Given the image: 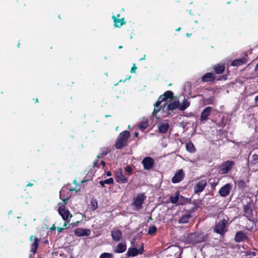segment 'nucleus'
I'll list each match as a JSON object with an SVG mask.
<instances>
[{
  "label": "nucleus",
  "instance_id": "obj_1",
  "mask_svg": "<svg viewBox=\"0 0 258 258\" xmlns=\"http://www.w3.org/2000/svg\"><path fill=\"white\" fill-rule=\"evenodd\" d=\"M130 136V133L128 131H124L121 132L116 139L114 144L115 148L119 150L127 146Z\"/></svg>",
  "mask_w": 258,
  "mask_h": 258
},
{
  "label": "nucleus",
  "instance_id": "obj_2",
  "mask_svg": "<svg viewBox=\"0 0 258 258\" xmlns=\"http://www.w3.org/2000/svg\"><path fill=\"white\" fill-rule=\"evenodd\" d=\"M228 220L223 219L220 220L216 222L213 230L214 231L219 234L220 236H223L225 233L228 231Z\"/></svg>",
  "mask_w": 258,
  "mask_h": 258
},
{
  "label": "nucleus",
  "instance_id": "obj_3",
  "mask_svg": "<svg viewBox=\"0 0 258 258\" xmlns=\"http://www.w3.org/2000/svg\"><path fill=\"white\" fill-rule=\"evenodd\" d=\"M207 239V235L202 232H195L189 234L187 238V241L189 243L196 244L202 242H205Z\"/></svg>",
  "mask_w": 258,
  "mask_h": 258
},
{
  "label": "nucleus",
  "instance_id": "obj_4",
  "mask_svg": "<svg viewBox=\"0 0 258 258\" xmlns=\"http://www.w3.org/2000/svg\"><path fill=\"white\" fill-rule=\"evenodd\" d=\"M235 163L233 161H226L222 162L219 166V173L225 174L232 170Z\"/></svg>",
  "mask_w": 258,
  "mask_h": 258
},
{
  "label": "nucleus",
  "instance_id": "obj_5",
  "mask_svg": "<svg viewBox=\"0 0 258 258\" xmlns=\"http://www.w3.org/2000/svg\"><path fill=\"white\" fill-rule=\"evenodd\" d=\"M146 198L144 193L139 194L136 197L133 199V206L137 210L142 208V204Z\"/></svg>",
  "mask_w": 258,
  "mask_h": 258
},
{
  "label": "nucleus",
  "instance_id": "obj_6",
  "mask_svg": "<svg viewBox=\"0 0 258 258\" xmlns=\"http://www.w3.org/2000/svg\"><path fill=\"white\" fill-rule=\"evenodd\" d=\"M58 212L63 220L68 223L70 222V218L72 217V215L68 209H66L64 205L59 207Z\"/></svg>",
  "mask_w": 258,
  "mask_h": 258
},
{
  "label": "nucleus",
  "instance_id": "obj_7",
  "mask_svg": "<svg viewBox=\"0 0 258 258\" xmlns=\"http://www.w3.org/2000/svg\"><path fill=\"white\" fill-rule=\"evenodd\" d=\"M207 185L206 179H202L199 181L194 186V190L195 194H199L202 192Z\"/></svg>",
  "mask_w": 258,
  "mask_h": 258
},
{
  "label": "nucleus",
  "instance_id": "obj_8",
  "mask_svg": "<svg viewBox=\"0 0 258 258\" xmlns=\"http://www.w3.org/2000/svg\"><path fill=\"white\" fill-rule=\"evenodd\" d=\"M232 188V185L230 183H227L223 186L219 190V194L222 197H227L230 192Z\"/></svg>",
  "mask_w": 258,
  "mask_h": 258
},
{
  "label": "nucleus",
  "instance_id": "obj_9",
  "mask_svg": "<svg viewBox=\"0 0 258 258\" xmlns=\"http://www.w3.org/2000/svg\"><path fill=\"white\" fill-rule=\"evenodd\" d=\"M144 251V246L142 245V246L138 249L136 247L129 248L126 255L130 256H136L139 254H142Z\"/></svg>",
  "mask_w": 258,
  "mask_h": 258
},
{
  "label": "nucleus",
  "instance_id": "obj_10",
  "mask_svg": "<svg viewBox=\"0 0 258 258\" xmlns=\"http://www.w3.org/2000/svg\"><path fill=\"white\" fill-rule=\"evenodd\" d=\"M213 108L212 107L208 106L206 107L201 112L200 116V120L202 122H205L208 119L209 116L210 115Z\"/></svg>",
  "mask_w": 258,
  "mask_h": 258
},
{
  "label": "nucleus",
  "instance_id": "obj_11",
  "mask_svg": "<svg viewBox=\"0 0 258 258\" xmlns=\"http://www.w3.org/2000/svg\"><path fill=\"white\" fill-rule=\"evenodd\" d=\"M154 160L150 157H146L142 160V163L145 169L150 170L154 165Z\"/></svg>",
  "mask_w": 258,
  "mask_h": 258
},
{
  "label": "nucleus",
  "instance_id": "obj_12",
  "mask_svg": "<svg viewBox=\"0 0 258 258\" xmlns=\"http://www.w3.org/2000/svg\"><path fill=\"white\" fill-rule=\"evenodd\" d=\"M243 210L244 216L246 217L249 220H251L252 218V209L250 203H248L246 205H243Z\"/></svg>",
  "mask_w": 258,
  "mask_h": 258
},
{
  "label": "nucleus",
  "instance_id": "obj_13",
  "mask_svg": "<svg viewBox=\"0 0 258 258\" xmlns=\"http://www.w3.org/2000/svg\"><path fill=\"white\" fill-rule=\"evenodd\" d=\"M80 189H77L76 188H69L68 189L67 188H62L61 189V190L59 191V197L60 199L64 201V202H66L69 199V196H66L65 193L66 192H68L69 191H75L76 192L80 191Z\"/></svg>",
  "mask_w": 258,
  "mask_h": 258
},
{
  "label": "nucleus",
  "instance_id": "obj_14",
  "mask_svg": "<svg viewBox=\"0 0 258 258\" xmlns=\"http://www.w3.org/2000/svg\"><path fill=\"white\" fill-rule=\"evenodd\" d=\"M184 173L182 169H179L171 179V181L173 183H176L180 182L184 177Z\"/></svg>",
  "mask_w": 258,
  "mask_h": 258
},
{
  "label": "nucleus",
  "instance_id": "obj_15",
  "mask_svg": "<svg viewBox=\"0 0 258 258\" xmlns=\"http://www.w3.org/2000/svg\"><path fill=\"white\" fill-rule=\"evenodd\" d=\"M74 234L78 237L83 236H88L91 234V231L89 229L78 228L74 230Z\"/></svg>",
  "mask_w": 258,
  "mask_h": 258
},
{
  "label": "nucleus",
  "instance_id": "obj_16",
  "mask_svg": "<svg viewBox=\"0 0 258 258\" xmlns=\"http://www.w3.org/2000/svg\"><path fill=\"white\" fill-rule=\"evenodd\" d=\"M179 101L174 100L169 103L167 107V110L168 115H172L173 111L176 109H178Z\"/></svg>",
  "mask_w": 258,
  "mask_h": 258
},
{
  "label": "nucleus",
  "instance_id": "obj_17",
  "mask_svg": "<svg viewBox=\"0 0 258 258\" xmlns=\"http://www.w3.org/2000/svg\"><path fill=\"white\" fill-rule=\"evenodd\" d=\"M115 179L117 182L119 183H126L128 182V178L125 177L121 171L116 173Z\"/></svg>",
  "mask_w": 258,
  "mask_h": 258
},
{
  "label": "nucleus",
  "instance_id": "obj_18",
  "mask_svg": "<svg viewBox=\"0 0 258 258\" xmlns=\"http://www.w3.org/2000/svg\"><path fill=\"white\" fill-rule=\"evenodd\" d=\"M216 79L214 73H207L201 78L202 82H213Z\"/></svg>",
  "mask_w": 258,
  "mask_h": 258
},
{
  "label": "nucleus",
  "instance_id": "obj_19",
  "mask_svg": "<svg viewBox=\"0 0 258 258\" xmlns=\"http://www.w3.org/2000/svg\"><path fill=\"white\" fill-rule=\"evenodd\" d=\"M111 237L112 239L115 241H119L122 238V232L120 230L113 229L111 231Z\"/></svg>",
  "mask_w": 258,
  "mask_h": 258
},
{
  "label": "nucleus",
  "instance_id": "obj_20",
  "mask_svg": "<svg viewBox=\"0 0 258 258\" xmlns=\"http://www.w3.org/2000/svg\"><path fill=\"white\" fill-rule=\"evenodd\" d=\"M33 240L34 241L31 246V251L33 253H35L38 248V243L40 240L38 238L34 237L33 235H31L30 237V240L32 241Z\"/></svg>",
  "mask_w": 258,
  "mask_h": 258
},
{
  "label": "nucleus",
  "instance_id": "obj_21",
  "mask_svg": "<svg viewBox=\"0 0 258 258\" xmlns=\"http://www.w3.org/2000/svg\"><path fill=\"white\" fill-rule=\"evenodd\" d=\"M112 19L113 20L114 25L115 27L120 28L122 25L126 24V22L124 18L119 19L116 17L115 16H113Z\"/></svg>",
  "mask_w": 258,
  "mask_h": 258
},
{
  "label": "nucleus",
  "instance_id": "obj_22",
  "mask_svg": "<svg viewBox=\"0 0 258 258\" xmlns=\"http://www.w3.org/2000/svg\"><path fill=\"white\" fill-rule=\"evenodd\" d=\"M159 97L161 101H166L169 99H173L174 98V94L171 91H167L163 94L160 95Z\"/></svg>",
  "mask_w": 258,
  "mask_h": 258
},
{
  "label": "nucleus",
  "instance_id": "obj_23",
  "mask_svg": "<svg viewBox=\"0 0 258 258\" xmlns=\"http://www.w3.org/2000/svg\"><path fill=\"white\" fill-rule=\"evenodd\" d=\"M247 62V59L242 57L233 60L231 62V66L235 67H239L245 64Z\"/></svg>",
  "mask_w": 258,
  "mask_h": 258
},
{
  "label": "nucleus",
  "instance_id": "obj_24",
  "mask_svg": "<svg viewBox=\"0 0 258 258\" xmlns=\"http://www.w3.org/2000/svg\"><path fill=\"white\" fill-rule=\"evenodd\" d=\"M247 239V236L245 235V234L242 232V231H239L236 233V234L235 235L234 239L235 241L237 242L244 241L246 239Z\"/></svg>",
  "mask_w": 258,
  "mask_h": 258
},
{
  "label": "nucleus",
  "instance_id": "obj_25",
  "mask_svg": "<svg viewBox=\"0 0 258 258\" xmlns=\"http://www.w3.org/2000/svg\"><path fill=\"white\" fill-rule=\"evenodd\" d=\"M126 250V245L125 243L120 242L115 247L114 251L115 253H122Z\"/></svg>",
  "mask_w": 258,
  "mask_h": 258
},
{
  "label": "nucleus",
  "instance_id": "obj_26",
  "mask_svg": "<svg viewBox=\"0 0 258 258\" xmlns=\"http://www.w3.org/2000/svg\"><path fill=\"white\" fill-rule=\"evenodd\" d=\"M169 127V125L168 122L162 123L158 124L159 132L161 133L165 134Z\"/></svg>",
  "mask_w": 258,
  "mask_h": 258
},
{
  "label": "nucleus",
  "instance_id": "obj_27",
  "mask_svg": "<svg viewBox=\"0 0 258 258\" xmlns=\"http://www.w3.org/2000/svg\"><path fill=\"white\" fill-rule=\"evenodd\" d=\"M214 70L216 74H222L225 70V67L223 64H217L214 66Z\"/></svg>",
  "mask_w": 258,
  "mask_h": 258
},
{
  "label": "nucleus",
  "instance_id": "obj_28",
  "mask_svg": "<svg viewBox=\"0 0 258 258\" xmlns=\"http://www.w3.org/2000/svg\"><path fill=\"white\" fill-rule=\"evenodd\" d=\"M189 213L182 216L178 220V223L180 224H185L188 222L191 218V214Z\"/></svg>",
  "mask_w": 258,
  "mask_h": 258
},
{
  "label": "nucleus",
  "instance_id": "obj_29",
  "mask_svg": "<svg viewBox=\"0 0 258 258\" xmlns=\"http://www.w3.org/2000/svg\"><path fill=\"white\" fill-rule=\"evenodd\" d=\"M190 105V102L186 99H184L183 101L181 104H179L178 106V109L181 111H184Z\"/></svg>",
  "mask_w": 258,
  "mask_h": 258
},
{
  "label": "nucleus",
  "instance_id": "obj_30",
  "mask_svg": "<svg viewBox=\"0 0 258 258\" xmlns=\"http://www.w3.org/2000/svg\"><path fill=\"white\" fill-rule=\"evenodd\" d=\"M148 125L149 124L147 119H144L140 122L138 124V127L141 131H143L147 127Z\"/></svg>",
  "mask_w": 258,
  "mask_h": 258
},
{
  "label": "nucleus",
  "instance_id": "obj_31",
  "mask_svg": "<svg viewBox=\"0 0 258 258\" xmlns=\"http://www.w3.org/2000/svg\"><path fill=\"white\" fill-rule=\"evenodd\" d=\"M90 206L92 211H94L96 210L98 207L97 200L94 198L91 199L90 201Z\"/></svg>",
  "mask_w": 258,
  "mask_h": 258
},
{
  "label": "nucleus",
  "instance_id": "obj_32",
  "mask_svg": "<svg viewBox=\"0 0 258 258\" xmlns=\"http://www.w3.org/2000/svg\"><path fill=\"white\" fill-rule=\"evenodd\" d=\"M186 150L190 153H194L196 151L195 146L191 142L186 143Z\"/></svg>",
  "mask_w": 258,
  "mask_h": 258
},
{
  "label": "nucleus",
  "instance_id": "obj_33",
  "mask_svg": "<svg viewBox=\"0 0 258 258\" xmlns=\"http://www.w3.org/2000/svg\"><path fill=\"white\" fill-rule=\"evenodd\" d=\"M200 203V201H198L197 200H194L192 202V204L194 205V207L191 209L189 210L188 211L190 213L194 212L198 210V208H200L199 203Z\"/></svg>",
  "mask_w": 258,
  "mask_h": 258
},
{
  "label": "nucleus",
  "instance_id": "obj_34",
  "mask_svg": "<svg viewBox=\"0 0 258 258\" xmlns=\"http://www.w3.org/2000/svg\"><path fill=\"white\" fill-rule=\"evenodd\" d=\"M250 164L252 165H256L258 167V155L253 154L252 157V159L250 162Z\"/></svg>",
  "mask_w": 258,
  "mask_h": 258
},
{
  "label": "nucleus",
  "instance_id": "obj_35",
  "mask_svg": "<svg viewBox=\"0 0 258 258\" xmlns=\"http://www.w3.org/2000/svg\"><path fill=\"white\" fill-rule=\"evenodd\" d=\"M157 231V228L155 225L149 227L148 234L150 235H154L156 234Z\"/></svg>",
  "mask_w": 258,
  "mask_h": 258
},
{
  "label": "nucleus",
  "instance_id": "obj_36",
  "mask_svg": "<svg viewBox=\"0 0 258 258\" xmlns=\"http://www.w3.org/2000/svg\"><path fill=\"white\" fill-rule=\"evenodd\" d=\"M210 184L211 185V188L213 189H215L216 186L218 183L219 179L217 178L210 179L209 180Z\"/></svg>",
  "mask_w": 258,
  "mask_h": 258
},
{
  "label": "nucleus",
  "instance_id": "obj_37",
  "mask_svg": "<svg viewBox=\"0 0 258 258\" xmlns=\"http://www.w3.org/2000/svg\"><path fill=\"white\" fill-rule=\"evenodd\" d=\"M237 186L239 188L243 189L246 186V182L244 180H239L237 182Z\"/></svg>",
  "mask_w": 258,
  "mask_h": 258
},
{
  "label": "nucleus",
  "instance_id": "obj_38",
  "mask_svg": "<svg viewBox=\"0 0 258 258\" xmlns=\"http://www.w3.org/2000/svg\"><path fill=\"white\" fill-rule=\"evenodd\" d=\"M112 254L107 252H104L100 255L99 258H112Z\"/></svg>",
  "mask_w": 258,
  "mask_h": 258
},
{
  "label": "nucleus",
  "instance_id": "obj_39",
  "mask_svg": "<svg viewBox=\"0 0 258 258\" xmlns=\"http://www.w3.org/2000/svg\"><path fill=\"white\" fill-rule=\"evenodd\" d=\"M179 200V195L176 193V195L170 197V201L172 204H176Z\"/></svg>",
  "mask_w": 258,
  "mask_h": 258
},
{
  "label": "nucleus",
  "instance_id": "obj_40",
  "mask_svg": "<svg viewBox=\"0 0 258 258\" xmlns=\"http://www.w3.org/2000/svg\"><path fill=\"white\" fill-rule=\"evenodd\" d=\"M163 102V101L161 100V99H160V97H158V100L157 102L154 104V106L155 108H159L161 102Z\"/></svg>",
  "mask_w": 258,
  "mask_h": 258
},
{
  "label": "nucleus",
  "instance_id": "obj_41",
  "mask_svg": "<svg viewBox=\"0 0 258 258\" xmlns=\"http://www.w3.org/2000/svg\"><path fill=\"white\" fill-rule=\"evenodd\" d=\"M113 179L112 177L109 178L105 180H104V182L107 184H111L113 183Z\"/></svg>",
  "mask_w": 258,
  "mask_h": 258
},
{
  "label": "nucleus",
  "instance_id": "obj_42",
  "mask_svg": "<svg viewBox=\"0 0 258 258\" xmlns=\"http://www.w3.org/2000/svg\"><path fill=\"white\" fill-rule=\"evenodd\" d=\"M124 170L126 172H128L130 174H131L133 171L132 167L128 165L124 168Z\"/></svg>",
  "mask_w": 258,
  "mask_h": 258
},
{
  "label": "nucleus",
  "instance_id": "obj_43",
  "mask_svg": "<svg viewBox=\"0 0 258 258\" xmlns=\"http://www.w3.org/2000/svg\"><path fill=\"white\" fill-rule=\"evenodd\" d=\"M108 151H104L102 152L100 154L97 156V158L98 159H101L104 157L105 155H106L108 153Z\"/></svg>",
  "mask_w": 258,
  "mask_h": 258
},
{
  "label": "nucleus",
  "instance_id": "obj_44",
  "mask_svg": "<svg viewBox=\"0 0 258 258\" xmlns=\"http://www.w3.org/2000/svg\"><path fill=\"white\" fill-rule=\"evenodd\" d=\"M161 107H162V106H160L159 108H155L152 112V115L153 116L156 115V114L160 111V110L161 109Z\"/></svg>",
  "mask_w": 258,
  "mask_h": 258
},
{
  "label": "nucleus",
  "instance_id": "obj_45",
  "mask_svg": "<svg viewBox=\"0 0 258 258\" xmlns=\"http://www.w3.org/2000/svg\"><path fill=\"white\" fill-rule=\"evenodd\" d=\"M100 159H97L96 160L94 161L93 162V167H96V168H99L100 167V165L98 163V161H99V160Z\"/></svg>",
  "mask_w": 258,
  "mask_h": 258
},
{
  "label": "nucleus",
  "instance_id": "obj_46",
  "mask_svg": "<svg viewBox=\"0 0 258 258\" xmlns=\"http://www.w3.org/2000/svg\"><path fill=\"white\" fill-rule=\"evenodd\" d=\"M137 69V67H136V65L135 63H134L131 70V73H135L136 72V70Z\"/></svg>",
  "mask_w": 258,
  "mask_h": 258
},
{
  "label": "nucleus",
  "instance_id": "obj_47",
  "mask_svg": "<svg viewBox=\"0 0 258 258\" xmlns=\"http://www.w3.org/2000/svg\"><path fill=\"white\" fill-rule=\"evenodd\" d=\"M227 79V76L226 75H223L221 77H220L219 78V80H226Z\"/></svg>",
  "mask_w": 258,
  "mask_h": 258
},
{
  "label": "nucleus",
  "instance_id": "obj_48",
  "mask_svg": "<svg viewBox=\"0 0 258 258\" xmlns=\"http://www.w3.org/2000/svg\"><path fill=\"white\" fill-rule=\"evenodd\" d=\"M213 99L212 98H210V99H208L207 100V104H213Z\"/></svg>",
  "mask_w": 258,
  "mask_h": 258
},
{
  "label": "nucleus",
  "instance_id": "obj_49",
  "mask_svg": "<svg viewBox=\"0 0 258 258\" xmlns=\"http://www.w3.org/2000/svg\"><path fill=\"white\" fill-rule=\"evenodd\" d=\"M63 230V228H62V227H57V230L59 233L62 232Z\"/></svg>",
  "mask_w": 258,
  "mask_h": 258
},
{
  "label": "nucleus",
  "instance_id": "obj_50",
  "mask_svg": "<svg viewBox=\"0 0 258 258\" xmlns=\"http://www.w3.org/2000/svg\"><path fill=\"white\" fill-rule=\"evenodd\" d=\"M100 164L103 166V167L104 168L106 165V163L104 161L102 160L100 162Z\"/></svg>",
  "mask_w": 258,
  "mask_h": 258
},
{
  "label": "nucleus",
  "instance_id": "obj_51",
  "mask_svg": "<svg viewBox=\"0 0 258 258\" xmlns=\"http://www.w3.org/2000/svg\"><path fill=\"white\" fill-rule=\"evenodd\" d=\"M99 183L102 186H104L105 184V183L104 182V180L100 181Z\"/></svg>",
  "mask_w": 258,
  "mask_h": 258
},
{
  "label": "nucleus",
  "instance_id": "obj_52",
  "mask_svg": "<svg viewBox=\"0 0 258 258\" xmlns=\"http://www.w3.org/2000/svg\"><path fill=\"white\" fill-rule=\"evenodd\" d=\"M249 255H253V256H255L256 255V253L255 252H253V251H250L249 253Z\"/></svg>",
  "mask_w": 258,
  "mask_h": 258
},
{
  "label": "nucleus",
  "instance_id": "obj_53",
  "mask_svg": "<svg viewBox=\"0 0 258 258\" xmlns=\"http://www.w3.org/2000/svg\"><path fill=\"white\" fill-rule=\"evenodd\" d=\"M134 136L136 138H138L139 136V133L138 132H135L134 133Z\"/></svg>",
  "mask_w": 258,
  "mask_h": 258
},
{
  "label": "nucleus",
  "instance_id": "obj_54",
  "mask_svg": "<svg viewBox=\"0 0 258 258\" xmlns=\"http://www.w3.org/2000/svg\"><path fill=\"white\" fill-rule=\"evenodd\" d=\"M106 175L108 176H111V173L110 171H108L106 173Z\"/></svg>",
  "mask_w": 258,
  "mask_h": 258
},
{
  "label": "nucleus",
  "instance_id": "obj_55",
  "mask_svg": "<svg viewBox=\"0 0 258 258\" xmlns=\"http://www.w3.org/2000/svg\"><path fill=\"white\" fill-rule=\"evenodd\" d=\"M62 228H63V229H64V228H66V229H67V223H64V224H63V227H62Z\"/></svg>",
  "mask_w": 258,
  "mask_h": 258
},
{
  "label": "nucleus",
  "instance_id": "obj_56",
  "mask_svg": "<svg viewBox=\"0 0 258 258\" xmlns=\"http://www.w3.org/2000/svg\"><path fill=\"white\" fill-rule=\"evenodd\" d=\"M55 229H56V227H55L54 225H53L51 228V229L52 230H55Z\"/></svg>",
  "mask_w": 258,
  "mask_h": 258
},
{
  "label": "nucleus",
  "instance_id": "obj_57",
  "mask_svg": "<svg viewBox=\"0 0 258 258\" xmlns=\"http://www.w3.org/2000/svg\"><path fill=\"white\" fill-rule=\"evenodd\" d=\"M254 100L256 102H258V95L255 97Z\"/></svg>",
  "mask_w": 258,
  "mask_h": 258
},
{
  "label": "nucleus",
  "instance_id": "obj_58",
  "mask_svg": "<svg viewBox=\"0 0 258 258\" xmlns=\"http://www.w3.org/2000/svg\"><path fill=\"white\" fill-rule=\"evenodd\" d=\"M145 56H146V55H144V56H143V57L139 59V60H140V61H141V60H143L145 59Z\"/></svg>",
  "mask_w": 258,
  "mask_h": 258
},
{
  "label": "nucleus",
  "instance_id": "obj_59",
  "mask_svg": "<svg viewBox=\"0 0 258 258\" xmlns=\"http://www.w3.org/2000/svg\"><path fill=\"white\" fill-rule=\"evenodd\" d=\"M255 71H258V63H257V64L256 65V66L255 67Z\"/></svg>",
  "mask_w": 258,
  "mask_h": 258
},
{
  "label": "nucleus",
  "instance_id": "obj_60",
  "mask_svg": "<svg viewBox=\"0 0 258 258\" xmlns=\"http://www.w3.org/2000/svg\"><path fill=\"white\" fill-rule=\"evenodd\" d=\"M33 184V183H29L27 185V186H32Z\"/></svg>",
  "mask_w": 258,
  "mask_h": 258
},
{
  "label": "nucleus",
  "instance_id": "obj_61",
  "mask_svg": "<svg viewBox=\"0 0 258 258\" xmlns=\"http://www.w3.org/2000/svg\"><path fill=\"white\" fill-rule=\"evenodd\" d=\"M191 35V33H190V34H189V33H187V34H186V36H187L188 37H190Z\"/></svg>",
  "mask_w": 258,
  "mask_h": 258
},
{
  "label": "nucleus",
  "instance_id": "obj_62",
  "mask_svg": "<svg viewBox=\"0 0 258 258\" xmlns=\"http://www.w3.org/2000/svg\"><path fill=\"white\" fill-rule=\"evenodd\" d=\"M87 181V180H82L81 182L82 183H84V182H86Z\"/></svg>",
  "mask_w": 258,
  "mask_h": 258
},
{
  "label": "nucleus",
  "instance_id": "obj_63",
  "mask_svg": "<svg viewBox=\"0 0 258 258\" xmlns=\"http://www.w3.org/2000/svg\"><path fill=\"white\" fill-rule=\"evenodd\" d=\"M180 29H181V28H180V27H179L178 28H177V29L176 30V31H180Z\"/></svg>",
  "mask_w": 258,
  "mask_h": 258
},
{
  "label": "nucleus",
  "instance_id": "obj_64",
  "mask_svg": "<svg viewBox=\"0 0 258 258\" xmlns=\"http://www.w3.org/2000/svg\"><path fill=\"white\" fill-rule=\"evenodd\" d=\"M35 101H36L35 102H38V100L37 98H36V99H35Z\"/></svg>",
  "mask_w": 258,
  "mask_h": 258
}]
</instances>
